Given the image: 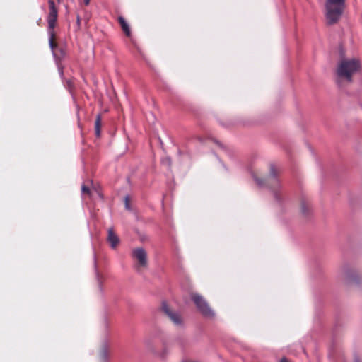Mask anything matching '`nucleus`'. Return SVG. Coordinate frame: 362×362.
I'll list each match as a JSON object with an SVG mask.
<instances>
[{"mask_svg":"<svg viewBox=\"0 0 362 362\" xmlns=\"http://www.w3.org/2000/svg\"><path fill=\"white\" fill-rule=\"evenodd\" d=\"M361 64L355 58H341L337 67V76L339 81L351 82L352 76L360 71Z\"/></svg>","mask_w":362,"mask_h":362,"instance_id":"nucleus-1","label":"nucleus"},{"mask_svg":"<svg viewBox=\"0 0 362 362\" xmlns=\"http://www.w3.org/2000/svg\"><path fill=\"white\" fill-rule=\"evenodd\" d=\"M345 0H327L325 3V17L328 24L337 23L341 18Z\"/></svg>","mask_w":362,"mask_h":362,"instance_id":"nucleus-2","label":"nucleus"},{"mask_svg":"<svg viewBox=\"0 0 362 362\" xmlns=\"http://www.w3.org/2000/svg\"><path fill=\"white\" fill-rule=\"evenodd\" d=\"M132 255L136 262L134 268L137 272L148 267V256L146 250L142 247H137L132 250Z\"/></svg>","mask_w":362,"mask_h":362,"instance_id":"nucleus-3","label":"nucleus"},{"mask_svg":"<svg viewBox=\"0 0 362 362\" xmlns=\"http://www.w3.org/2000/svg\"><path fill=\"white\" fill-rule=\"evenodd\" d=\"M191 298L197 309L204 317L211 318L214 316V311L202 296L198 293H192Z\"/></svg>","mask_w":362,"mask_h":362,"instance_id":"nucleus-4","label":"nucleus"},{"mask_svg":"<svg viewBox=\"0 0 362 362\" xmlns=\"http://www.w3.org/2000/svg\"><path fill=\"white\" fill-rule=\"evenodd\" d=\"M342 272L343 278L348 284H357L361 279L360 273L356 269L346 267Z\"/></svg>","mask_w":362,"mask_h":362,"instance_id":"nucleus-5","label":"nucleus"},{"mask_svg":"<svg viewBox=\"0 0 362 362\" xmlns=\"http://www.w3.org/2000/svg\"><path fill=\"white\" fill-rule=\"evenodd\" d=\"M49 12L47 18L49 30H53L57 18V9L53 0H49Z\"/></svg>","mask_w":362,"mask_h":362,"instance_id":"nucleus-6","label":"nucleus"},{"mask_svg":"<svg viewBox=\"0 0 362 362\" xmlns=\"http://www.w3.org/2000/svg\"><path fill=\"white\" fill-rule=\"evenodd\" d=\"M161 308L164 313L170 319V320L175 325H180L182 324V320L180 315L177 313L171 310L166 303H163L162 304Z\"/></svg>","mask_w":362,"mask_h":362,"instance_id":"nucleus-7","label":"nucleus"},{"mask_svg":"<svg viewBox=\"0 0 362 362\" xmlns=\"http://www.w3.org/2000/svg\"><path fill=\"white\" fill-rule=\"evenodd\" d=\"M161 308L164 313L170 319V320L175 325H180L182 324V320L180 315L177 313L171 310L166 303H163L162 304Z\"/></svg>","mask_w":362,"mask_h":362,"instance_id":"nucleus-8","label":"nucleus"},{"mask_svg":"<svg viewBox=\"0 0 362 362\" xmlns=\"http://www.w3.org/2000/svg\"><path fill=\"white\" fill-rule=\"evenodd\" d=\"M276 170L272 167L271 168V171H270V175H271V177L272 179V186L270 187L271 188V191L274 197V198L276 199V200H279V189H280V184L279 182V181L277 180H276Z\"/></svg>","mask_w":362,"mask_h":362,"instance_id":"nucleus-9","label":"nucleus"},{"mask_svg":"<svg viewBox=\"0 0 362 362\" xmlns=\"http://www.w3.org/2000/svg\"><path fill=\"white\" fill-rule=\"evenodd\" d=\"M107 241L111 247L115 248L119 243L118 236L115 233L113 228H109L107 231Z\"/></svg>","mask_w":362,"mask_h":362,"instance_id":"nucleus-10","label":"nucleus"},{"mask_svg":"<svg viewBox=\"0 0 362 362\" xmlns=\"http://www.w3.org/2000/svg\"><path fill=\"white\" fill-rule=\"evenodd\" d=\"M119 22L122 28V30L125 33L126 35L129 36L130 35V29H129V25L127 24V23L126 22L124 18L122 17H119Z\"/></svg>","mask_w":362,"mask_h":362,"instance_id":"nucleus-11","label":"nucleus"},{"mask_svg":"<svg viewBox=\"0 0 362 362\" xmlns=\"http://www.w3.org/2000/svg\"><path fill=\"white\" fill-rule=\"evenodd\" d=\"M100 357L104 361H106L108 359L109 349L107 344H104L103 346L102 347L100 353Z\"/></svg>","mask_w":362,"mask_h":362,"instance_id":"nucleus-12","label":"nucleus"},{"mask_svg":"<svg viewBox=\"0 0 362 362\" xmlns=\"http://www.w3.org/2000/svg\"><path fill=\"white\" fill-rule=\"evenodd\" d=\"M100 127H101V117L100 115H97L95 122V135L98 137L100 135Z\"/></svg>","mask_w":362,"mask_h":362,"instance_id":"nucleus-13","label":"nucleus"},{"mask_svg":"<svg viewBox=\"0 0 362 362\" xmlns=\"http://www.w3.org/2000/svg\"><path fill=\"white\" fill-rule=\"evenodd\" d=\"M49 45L50 48L53 50L54 47L57 46V45L54 42V33L53 30H49Z\"/></svg>","mask_w":362,"mask_h":362,"instance_id":"nucleus-14","label":"nucleus"},{"mask_svg":"<svg viewBox=\"0 0 362 362\" xmlns=\"http://www.w3.org/2000/svg\"><path fill=\"white\" fill-rule=\"evenodd\" d=\"M162 163L168 167H170L171 165V160H170V158L166 157V158H163Z\"/></svg>","mask_w":362,"mask_h":362,"instance_id":"nucleus-15","label":"nucleus"},{"mask_svg":"<svg viewBox=\"0 0 362 362\" xmlns=\"http://www.w3.org/2000/svg\"><path fill=\"white\" fill-rule=\"evenodd\" d=\"M167 354H168V349L166 347H165L163 349L162 354H160V357L164 358L165 356L167 355Z\"/></svg>","mask_w":362,"mask_h":362,"instance_id":"nucleus-16","label":"nucleus"},{"mask_svg":"<svg viewBox=\"0 0 362 362\" xmlns=\"http://www.w3.org/2000/svg\"><path fill=\"white\" fill-rule=\"evenodd\" d=\"M81 190H82L83 193H88V194L90 192V190H89L88 187H86L85 185L82 186Z\"/></svg>","mask_w":362,"mask_h":362,"instance_id":"nucleus-17","label":"nucleus"},{"mask_svg":"<svg viewBox=\"0 0 362 362\" xmlns=\"http://www.w3.org/2000/svg\"><path fill=\"white\" fill-rule=\"evenodd\" d=\"M125 207L127 210H130V206H129L128 197L125 198Z\"/></svg>","mask_w":362,"mask_h":362,"instance_id":"nucleus-18","label":"nucleus"},{"mask_svg":"<svg viewBox=\"0 0 362 362\" xmlns=\"http://www.w3.org/2000/svg\"><path fill=\"white\" fill-rule=\"evenodd\" d=\"M255 180L256 182H257L259 185H263V181H262L261 179H259V178L255 177Z\"/></svg>","mask_w":362,"mask_h":362,"instance_id":"nucleus-19","label":"nucleus"},{"mask_svg":"<svg viewBox=\"0 0 362 362\" xmlns=\"http://www.w3.org/2000/svg\"><path fill=\"white\" fill-rule=\"evenodd\" d=\"M76 23H77L78 26H80L81 18H80V16L78 15L76 17Z\"/></svg>","mask_w":362,"mask_h":362,"instance_id":"nucleus-20","label":"nucleus"},{"mask_svg":"<svg viewBox=\"0 0 362 362\" xmlns=\"http://www.w3.org/2000/svg\"><path fill=\"white\" fill-rule=\"evenodd\" d=\"M83 3L86 6H88L90 4V0H83Z\"/></svg>","mask_w":362,"mask_h":362,"instance_id":"nucleus-21","label":"nucleus"},{"mask_svg":"<svg viewBox=\"0 0 362 362\" xmlns=\"http://www.w3.org/2000/svg\"><path fill=\"white\" fill-rule=\"evenodd\" d=\"M280 362H289V361L286 358H283L281 359Z\"/></svg>","mask_w":362,"mask_h":362,"instance_id":"nucleus-22","label":"nucleus"},{"mask_svg":"<svg viewBox=\"0 0 362 362\" xmlns=\"http://www.w3.org/2000/svg\"><path fill=\"white\" fill-rule=\"evenodd\" d=\"M68 86H69V87H71V82H68Z\"/></svg>","mask_w":362,"mask_h":362,"instance_id":"nucleus-23","label":"nucleus"}]
</instances>
